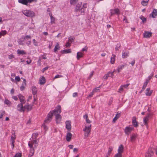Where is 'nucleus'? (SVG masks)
<instances>
[{
    "label": "nucleus",
    "instance_id": "62",
    "mask_svg": "<svg viewBox=\"0 0 157 157\" xmlns=\"http://www.w3.org/2000/svg\"><path fill=\"white\" fill-rule=\"evenodd\" d=\"M115 71V70H114L113 72H110V75L109 76L110 77H112V76L113 75V73Z\"/></svg>",
    "mask_w": 157,
    "mask_h": 157
},
{
    "label": "nucleus",
    "instance_id": "23",
    "mask_svg": "<svg viewBox=\"0 0 157 157\" xmlns=\"http://www.w3.org/2000/svg\"><path fill=\"white\" fill-rule=\"evenodd\" d=\"M150 15H151L153 18L155 17L157 15V10L154 9Z\"/></svg>",
    "mask_w": 157,
    "mask_h": 157
},
{
    "label": "nucleus",
    "instance_id": "2",
    "mask_svg": "<svg viewBox=\"0 0 157 157\" xmlns=\"http://www.w3.org/2000/svg\"><path fill=\"white\" fill-rule=\"evenodd\" d=\"M82 2L78 3L76 6L75 9V12L78 13V15L80 14H84V13L85 9L87 7L86 4L84 3L82 5Z\"/></svg>",
    "mask_w": 157,
    "mask_h": 157
},
{
    "label": "nucleus",
    "instance_id": "64",
    "mask_svg": "<svg viewBox=\"0 0 157 157\" xmlns=\"http://www.w3.org/2000/svg\"><path fill=\"white\" fill-rule=\"evenodd\" d=\"M18 42L19 45H23V43L22 42V41L20 40L18 41Z\"/></svg>",
    "mask_w": 157,
    "mask_h": 157
},
{
    "label": "nucleus",
    "instance_id": "57",
    "mask_svg": "<svg viewBox=\"0 0 157 157\" xmlns=\"http://www.w3.org/2000/svg\"><path fill=\"white\" fill-rule=\"evenodd\" d=\"M8 58L9 59H11L14 58V56L13 55L11 54L9 56Z\"/></svg>",
    "mask_w": 157,
    "mask_h": 157
},
{
    "label": "nucleus",
    "instance_id": "32",
    "mask_svg": "<svg viewBox=\"0 0 157 157\" xmlns=\"http://www.w3.org/2000/svg\"><path fill=\"white\" fill-rule=\"evenodd\" d=\"M60 48V47L59 46V43H57L56 45L54 48V51L55 52H56L58 50H59Z\"/></svg>",
    "mask_w": 157,
    "mask_h": 157
},
{
    "label": "nucleus",
    "instance_id": "50",
    "mask_svg": "<svg viewBox=\"0 0 157 157\" xmlns=\"http://www.w3.org/2000/svg\"><path fill=\"white\" fill-rule=\"evenodd\" d=\"M122 157V154L119 153H117L115 155L114 157Z\"/></svg>",
    "mask_w": 157,
    "mask_h": 157
},
{
    "label": "nucleus",
    "instance_id": "18",
    "mask_svg": "<svg viewBox=\"0 0 157 157\" xmlns=\"http://www.w3.org/2000/svg\"><path fill=\"white\" fill-rule=\"evenodd\" d=\"M55 116L56 123H59L61 120V115L59 114H57V115H55Z\"/></svg>",
    "mask_w": 157,
    "mask_h": 157
},
{
    "label": "nucleus",
    "instance_id": "63",
    "mask_svg": "<svg viewBox=\"0 0 157 157\" xmlns=\"http://www.w3.org/2000/svg\"><path fill=\"white\" fill-rule=\"evenodd\" d=\"M48 67H44V68L42 70V71L43 72H44L46 70H47L48 69Z\"/></svg>",
    "mask_w": 157,
    "mask_h": 157
},
{
    "label": "nucleus",
    "instance_id": "61",
    "mask_svg": "<svg viewBox=\"0 0 157 157\" xmlns=\"http://www.w3.org/2000/svg\"><path fill=\"white\" fill-rule=\"evenodd\" d=\"M124 18L123 19V21H125V22L126 23H128V21L127 20L126 17L125 16H124Z\"/></svg>",
    "mask_w": 157,
    "mask_h": 157
},
{
    "label": "nucleus",
    "instance_id": "37",
    "mask_svg": "<svg viewBox=\"0 0 157 157\" xmlns=\"http://www.w3.org/2000/svg\"><path fill=\"white\" fill-rule=\"evenodd\" d=\"M78 0H70V3L71 5L75 4Z\"/></svg>",
    "mask_w": 157,
    "mask_h": 157
},
{
    "label": "nucleus",
    "instance_id": "28",
    "mask_svg": "<svg viewBox=\"0 0 157 157\" xmlns=\"http://www.w3.org/2000/svg\"><path fill=\"white\" fill-rule=\"evenodd\" d=\"M32 94L33 95H35L37 94V89L36 86H33L32 87Z\"/></svg>",
    "mask_w": 157,
    "mask_h": 157
},
{
    "label": "nucleus",
    "instance_id": "53",
    "mask_svg": "<svg viewBox=\"0 0 157 157\" xmlns=\"http://www.w3.org/2000/svg\"><path fill=\"white\" fill-rule=\"evenodd\" d=\"M33 43L34 45L35 46H37L38 45V43L37 41L36 40L34 39L33 40Z\"/></svg>",
    "mask_w": 157,
    "mask_h": 157
},
{
    "label": "nucleus",
    "instance_id": "26",
    "mask_svg": "<svg viewBox=\"0 0 157 157\" xmlns=\"http://www.w3.org/2000/svg\"><path fill=\"white\" fill-rule=\"evenodd\" d=\"M49 16L51 18V24L52 25L53 24H54L55 23V19L54 17H53L52 15V14L51 13H50L49 14Z\"/></svg>",
    "mask_w": 157,
    "mask_h": 157
},
{
    "label": "nucleus",
    "instance_id": "56",
    "mask_svg": "<svg viewBox=\"0 0 157 157\" xmlns=\"http://www.w3.org/2000/svg\"><path fill=\"white\" fill-rule=\"evenodd\" d=\"M94 92H93V90L92 91L90 94L87 97V98H89V97H92V96L94 94Z\"/></svg>",
    "mask_w": 157,
    "mask_h": 157
},
{
    "label": "nucleus",
    "instance_id": "5",
    "mask_svg": "<svg viewBox=\"0 0 157 157\" xmlns=\"http://www.w3.org/2000/svg\"><path fill=\"white\" fill-rule=\"evenodd\" d=\"M50 112H51L52 113V116L53 114L55 115L59 114L61 112V107L60 105H58L57 106L56 108L55 109L51 111Z\"/></svg>",
    "mask_w": 157,
    "mask_h": 157
},
{
    "label": "nucleus",
    "instance_id": "22",
    "mask_svg": "<svg viewBox=\"0 0 157 157\" xmlns=\"http://www.w3.org/2000/svg\"><path fill=\"white\" fill-rule=\"evenodd\" d=\"M40 81V85H43L46 82L45 79L44 77L42 76L39 79Z\"/></svg>",
    "mask_w": 157,
    "mask_h": 157
},
{
    "label": "nucleus",
    "instance_id": "24",
    "mask_svg": "<svg viewBox=\"0 0 157 157\" xmlns=\"http://www.w3.org/2000/svg\"><path fill=\"white\" fill-rule=\"evenodd\" d=\"M18 2L23 5H27L29 2L28 0H18Z\"/></svg>",
    "mask_w": 157,
    "mask_h": 157
},
{
    "label": "nucleus",
    "instance_id": "46",
    "mask_svg": "<svg viewBox=\"0 0 157 157\" xmlns=\"http://www.w3.org/2000/svg\"><path fill=\"white\" fill-rule=\"evenodd\" d=\"M21 153H18L16 154L13 157H21Z\"/></svg>",
    "mask_w": 157,
    "mask_h": 157
},
{
    "label": "nucleus",
    "instance_id": "38",
    "mask_svg": "<svg viewBox=\"0 0 157 157\" xmlns=\"http://www.w3.org/2000/svg\"><path fill=\"white\" fill-rule=\"evenodd\" d=\"M31 36L29 35H27L24 37L23 39L26 40H29V39H31Z\"/></svg>",
    "mask_w": 157,
    "mask_h": 157
},
{
    "label": "nucleus",
    "instance_id": "54",
    "mask_svg": "<svg viewBox=\"0 0 157 157\" xmlns=\"http://www.w3.org/2000/svg\"><path fill=\"white\" fill-rule=\"evenodd\" d=\"M65 46L66 47H69L71 46L70 42H69V41L68 42H67Z\"/></svg>",
    "mask_w": 157,
    "mask_h": 157
},
{
    "label": "nucleus",
    "instance_id": "44",
    "mask_svg": "<svg viewBox=\"0 0 157 157\" xmlns=\"http://www.w3.org/2000/svg\"><path fill=\"white\" fill-rule=\"evenodd\" d=\"M42 127L45 131L47 130L48 129V127L45 125L44 123L43 124Z\"/></svg>",
    "mask_w": 157,
    "mask_h": 157
},
{
    "label": "nucleus",
    "instance_id": "17",
    "mask_svg": "<svg viewBox=\"0 0 157 157\" xmlns=\"http://www.w3.org/2000/svg\"><path fill=\"white\" fill-rule=\"evenodd\" d=\"M144 37L145 38H148L152 36V33L148 32H145L143 34Z\"/></svg>",
    "mask_w": 157,
    "mask_h": 157
},
{
    "label": "nucleus",
    "instance_id": "12",
    "mask_svg": "<svg viewBox=\"0 0 157 157\" xmlns=\"http://www.w3.org/2000/svg\"><path fill=\"white\" fill-rule=\"evenodd\" d=\"M150 116V114H148L145 117L143 120L144 122L145 125L147 126V128H148L147 126V121H148L149 117Z\"/></svg>",
    "mask_w": 157,
    "mask_h": 157
},
{
    "label": "nucleus",
    "instance_id": "1",
    "mask_svg": "<svg viewBox=\"0 0 157 157\" xmlns=\"http://www.w3.org/2000/svg\"><path fill=\"white\" fill-rule=\"evenodd\" d=\"M29 147L30 148L29 157L33 156L34 153L35 148H36L38 145V143L36 140H31L29 141L28 143Z\"/></svg>",
    "mask_w": 157,
    "mask_h": 157
},
{
    "label": "nucleus",
    "instance_id": "15",
    "mask_svg": "<svg viewBox=\"0 0 157 157\" xmlns=\"http://www.w3.org/2000/svg\"><path fill=\"white\" fill-rule=\"evenodd\" d=\"M137 135L136 134L133 133L132 134L130 137V140L132 142L135 141L137 137Z\"/></svg>",
    "mask_w": 157,
    "mask_h": 157
},
{
    "label": "nucleus",
    "instance_id": "34",
    "mask_svg": "<svg viewBox=\"0 0 157 157\" xmlns=\"http://www.w3.org/2000/svg\"><path fill=\"white\" fill-rule=\"evenodd\" d=\"M124 67V65H122L119 66L117 68V71H118V72H119L121 70L123 69Z\"/></svg>",
    "mask_w": 157,
    "mask_h": 157
},
{
    "label": "nucleus",
    "instance_id": "59",
    "mask_svg": "<svg viewBox=\"0 0 157 157\" xmlns=\"http://www.w3.org/2000/svg\"><path fill=\"white\" fill-rule=\"evenodd\" d=\"M87 47L86 46H85V47L83 48L82 49V51H86L87 50Z\"/></svg>",
    "mask_w": 157,
    "mask_h": 157
},
{
    "label": "nucleus",
    "instance_id": "40",
    "mask_svg": "<svg viewBox=\"0 0 157 157\" xmlns=\"http://www.w3.org/2000/svg\"><path fill=\"white\" fill-rule=\"evenodd\" d=\"M141 3L143 6H145L147 5L148 3L146 1L143 0L141 1Z\"/></svg>",
    "mask_w": 157,
    "mask_h": 157
},
{
    "label": "nucleus",
    "instance_id": "16",
    "mask_svg": "<svg viewBox=\"0 0 157 157\" xmlns=\"http://www.w3.org/2000/svg\"><path fill=\"white\" fill-rule=\"evenodd\" d=\"M26 85V80L25 79H23V82L21 85V86L20 87V90L21 91H23L24 90L25 88V86Z\"/></svg>",
    "mask_w": 157,
    "mask_h": 157
},
{
    "label": "nucleus",
    "instance_id": "6",
    "mask_svg": "<svg viewBox=\"0 0 157 157\" xmlns=\"http://www.w3.org/2000/svg\"><path fill=\"white\" fill-rule=\"evenodd\" d=\"M154 149L152 147L149 148L145 154V157H153L154 155L153 151Z\"/></svg>",
    "mask_w": 157,
    "mask_h": 157
},
{
    "label": "nucleus",
    "instance_id": "55",
    "mask_svg": "<svg viewBox=\"0 0 157 157\" xmlns=\"http://www.w3.org/2000/svg\"><path fill=\"white\" fill-rule=\"evenodd\" d=\"M62 77H63V76H62L61 75H56V76H55L54 78L55 79V78H62Z\"/></svg>",
    "mask_w": 157,
    "mask_h": 157
},
{
    "label": "nucleus",
    "instance_id": "25",
    "mask_svg": "<svg viewBox=\"0 0 157 157\" xmlns=\"http://www.w3.org/2000/svg\"><path fill=\"white\" fill-rule=\"evenodd\" d=\"M146 91V95L147 96H151L153 92L152 90H150L149 88L147 89Z\"/></svg>",
    "mask_w": 157,
    "mask_h": 157
},
{
    "label": "nucleus",
    "instance_id": "36",
    "mask_svg": "<svg viewBox=\"0 0 157 157\" xmlns=\"http://www.w3.org/2000/svg\"><path fill=\"white\" fill-rule=\"evenodd\" d=\"M128 55L127 53L125 52H123L122 54V58H126Z\"/></svg>",
    "mask_w": 157,
    "mask_h": 157
},
{
    "label": "nucleus",
    "instance_id": "11",
    "mask_svg": "<svg viewBox=\"0 0 157 157\" xmlns=\"http://www.w3.org/2000/svg\"><path fill=\"white\" fill-rule=\"evenodd\" d=\"M110 11L111 15H112L115 14H119L120 13V10L118 8L111 9L110 10Z\"/></svg>",
    "mask_w": 157,
    "mask_h": 157
},
{
    "label": "nucleus",
    "instance_id": "51",
    "mask_svg": "<svg viewBox=\"0 0 157 157\" xmlns=\"http://www.w3.org/2000/svg\"><path fill=\"white\" fill-rule=\"evenodd\" d=\"M121 45L120 44H117L116 47L115 48V50L116 51L119 50V48L120 47Z\"/></svg>",
    "mask_w": 157,
    "mask_h": 157
},
{
    "label": "nucleus",
    "instance_id": "21",
    "mask_svg": "<svg viewBox=\"0 0 157 157\" xmlns=\"http://www.w3.org/2000/svg\"><path fill=\"white\" fill-rule=\"evenodd\" d=\"M124 150V147L123 145L121 144L119 147L118 149V153L122 154Z\"/></svg>",
    "mask_w": 157,
    "mask_h": 157
},
{
    "label": "nucleus",
    "instance_id": "20",
    "mask_svg": "<svg viewBox=\"0 0 157 157\" xmlns=\"http://www.w3.org/2000/svg\"><path fill=\"white\" fill-rule=\"evenodd\" d=\"M72 137V134L70 132H68L66 135V139L67 141L69 142L71 139Z\"/></svg>",
    "mask_w": 157,
    "mask_h": 157
},
{
    "label": "nucleus",
    "instance_id": "14",
    "mask_svg": "<svg viewBox=\"0 0 157 157\" xmlns=\"http://www.w3.org/2000/svg\"><path fill=\"white\" fill-rule=\"evenodd\" d=\"M18 97L19 98L21 103L24 104L25 103V98L23 95L19 94L18 95Z\"/></svg>",
    "mask_w": 157,
    "mask_h": 157
},
{
    "label": "nucleus",
    "instance_id": "45",
    "mask_svg": "<svg viewBox=\"0 0 157 157\" xmlns=\"http://www.w3.org/2000/svg\"><path fill=\"white\" fill-rule=\"evenodd\" d=\"M4 102L6 104L9 105H10L11 104V102L8 100H5Z\"/></svg>",
    "mask_w": 157,
    "mask_h": 157
},
{
    "label": "nucleus",
    "instance_id": "27",
    "mask_svg": "<svg viewBox=\"0 0 157 157\" xmlns=\"http://www.w3.org/2000/svg\"><path fill=\"white\" fill-rule=\"evenodd\" d=\"M33 106V104L32 105H26L24 106L25 109H26L28 111L30 110L32 108V107Z\"/></svg>",
    "mask_w": 157,
    "mask_h": 157
},
{
    "label": "nucleus",
    "instance_id": "58",
    "mask_svg": "<svg viewBox=\"0 0 157 157\" xmlns=\"http://www.w3.org/2000/svg\"><path fill=\"white\" fill-rule=\"evenodd\" d=\"M15 80L17 82H19L20 81V78L19 76H17L15 77Z\"/></svg>",
    "mask_w": 157,
    "mask_h": 157
},
{
    "label": "nucleus",
    "instance_id": "31",
    "mask_svg": "<svg viewBox=\"0 0 157 157\" xmlns=\"http://www.w3.org/2000/svg\"><path fill=\"white\" fill-rule=\"evenodd\" d=\"M16 136L14 133H13L11 136V141L15 142L16 139Z\"/></svg>",
    "mask_w": 157,
    "mask_h": 157
},
{
    "label": "nucleus",
    "instance_id": "41",
    "mask_svg": "<svg viewBox=\"0 0 157 157\" xmlns=\"http://www.w3.org/2000/svg\"><path fill=\"white\" fill-rule=\"evenodd\" d=\"M110 72H109L107 74H105L103 78L105 79H106L108 78V77L109 76Z\"/></svg>",
    "mask_w": 157,
    "mask_h": 157
},
{
    "label": "nucleus",
    "instance_id": "49",
    "mask_svg": "<svg viewBox=\"0 0 157 157\" xmlns=\"http://www.w3.org/2000/svg\"><path fill=\"white\" fill-rule=\"evenodd\" d=\"M140 19H141L142 20V22H144L146 21V18H145L143 16H142L140 17Z\"/></svg>",
    "mask_w": 157,
    "mask_h": 157
},
{
    "label": "nucleus",
    "instance_id": "13",
    "mask_svg": "<svg viewBox=\"0 0 157 157\" xmlns=\"http://www.w3.org/2000/svg\"><path fill=\"white\" fill-rule=\"evenodd\" d=\"M136 118L135 117H132V125L135 127H137L138 126L137 122L136 121Z\"/></svg>",
    "mask_w": 157,
    "mask_h": 157
},
{
    "label": "nucleus",
    "instance_id": "30",
    "mask_svg": "<svg viewBox=\"0 0 157 157\" xmlns=\"http://www.w3.org/2000/svg\"><path fill=\"white\" fill-rule=\"evenodd\" d=\"M115 57L116 56L115 55L113 54H112L110 60V63L112 64H113L115 63Z\"/></svg>",
    "mask_w": 157,
    "mask_h": 157
},
{
    "label": "nucleus",
    "instance_id": "43",
    "mask_svg": "<svg viewBox=\"0 0 157 157\" xmlns=\"http://www.w3.org/2000/svg\"><path fill=\"white\" fill-rule=\"evenodd\" d=\"M63 52L65 53H68L71 52V49H68L64 50L63 51Z\"/></svg>",
    "mask_w": 157,
    "mask_h": 157
},
{
    "label": "nucleus",
    "instance_id": "33",
    "mask_svg": "<svg viewBox=\"0 0 157 157\" xmlns=\"http://www.w3.org/2000/svg\"><path fill=\"white\" fill-rule=\"evenodd\" d=\"M113 147L111 146L109 147V148L108 151L106 155H110V154H111V151L113 150Z\"/></svg>",
    "mask_w": 157,
    "mask_h": 157
},
{
    "label": "nucleus",
    "instance_id": "10",
    "mask_svg": "<svg viewBox=\"0 0 157 157\" xmlns=\"http://www.w3.org/2000/svg\"><path fill=\"white\" fill-rule=\"evenodd\" d=\"M66 128L67 129L68 132H70L71 126V121H66Z\"/></svg>",
    "mask_w": 157,
    "mask_h": 157
},
{
    "label": "nucleus",
    "instance_id": "8",
    "mask_svg": "<svg viewBox=\"0 0 157 157\" xmlns=\"http://www.w3.org/2000/svg\"><path fill=\"white\" fill-rule=\"evenodd\" d=\"M52 113L51 112H50L48 115L47 117L46 118V119L44 121V123L45 124V123H49L50 121H51L52 118Z\"/></svg>",
    "mask_w": 157,
    "mask_h": 157
},
{
    "label": "nucleus",
    "instance_id": "3",
    "mask_svg": "<svg viewBox=\"0 0 157 157\" xmlns=\"http://www.w3.org/2000/svg\"><path fill=\"white\" fill-rule=\"evenodd\" d=\"M91 126V124L88 126L85 125V128H83V130L84 132V136L85 138L88 137L90 135Z\"/></svg>",
    "mask_w": 157,
    "mask_h": 157
},
{
    "label": "nucleus",
    "instance_id": "42",
    "mask_svg": "<svg viewBox=\"0 0 157 157\" xmlns=\"http://www.w3.org/2000/svg\"><path fill=\"white\" fill-rule=\"evenodd\" d=\"M100 86H99L98 87L95 88L93 90V92H98V91L99 90V88H100Z\"/></svg>",
    "mask_w": 157,
    "mask_h": 157
},
{
    "label": "nucleus",
    "instance_id": "39",
    "mask_svg": "<svg viewBox=\"0 0 157 157\" xmlns=\"http://www.w3.org/2000/svg\"><path fill=\"white\" fill-rule=\"evenodd\" d=\"M75 40V38L70 36L68 38V41L70 42H72Z\"/></svg>",
    "mask_w": 157,
    "mask_h": 157
},
{
    "label": "nucleus",
    "instance_id": "52",
    "mask_svg": "<svg viewBox=\"0 0 157 157\" xmlns=\"http://www.w3.org/2000/svg\"><path fill=\"white\" fill-rule=\"evenodd\" d=\"M130 84H127L125 85H123L121 86H122L124 88H127L128 86H129Z\"/></svg>",
    "mask_w": 157,
    "mask_h": 157
},
{
    "label": "nucleus",
    "instance_id": "19",
    "mask_svg": "<svg viewBox=\"0 0 157 157\" xmlns=\"http://www.w3.org/2000/svg\"><path fill=\"white\" fill-rule=\"evenodd\" d=\"M17 53L18 55H25L26 54V52L24 50H20V49H18L17 51Z\"/></svg>",
    "mask_w": 157,
    "mask_h": 157
},
{
    "label": "nucleus",
    "instance_id": "4",
    "mask_svg": "<svg viewBox=\"0 0 157 157\" xmlns=\"http://www.w3.org/2000/svg\"><path fill=\"white\" fill-rule=\"evenodd\" d=\"M22 12L26 16L31 17H34L35 15L34 12L30 10H24Z\"/></svg>",
    "mask_w": 157,
    "mask_h": 157
},
{
    "label": "nucleus",
    "instance_id": "48",
    "mask_svg": "<svg viewBox=\"0 0 157 157\" xmlns=\"http://www.w3.org/2000/svg\"><path fill=\"white\" fill-rule=\"evenodd\" d=\"M5 112L4 111H1V114H0V119L2 118L3 115L4 114Z\"/></svg>",
    "mask_w": 157,
    "mask_h": 157
},
{
    "label": "nucleus",
    "instance_id": "9",
    "mask_svg": "<svg viewBox=\"0 0 157 157\" xmlns=\"http://www.w3.org/2000/svg\"><path fill=\"white\" fill-rule=\"evenodd\" d=\"M24 104L20 103L18 104L17 106V110L20 112H24L25 111L24 107H23Z\"/></svg>",
    "mask_w": 157,
    "mask_h": 157
},
{
    "label": "nucleus",
    "instance_id": "35",
    "mask_svg": "<svg viewBox=\"0 0 157 157\" xmlns=\"http://www.w3.org/2000/svg\"><path fill=\"white\" fill-rule=\"evenodd\" d=\"M7 33V32L6 30H2L1 32H0V38L2 36H4L6 35Z\"/></svg>",
    "mask_w": 157,
    "mask_h": 157
},
{
    "label": "nucleus",
    "instance_id": "29",
    "mask_svg": "<svg viewBox=\"0 0 157 157\" xmlns=\"http://www.w3.org/2000/svg\"><path fill=\"white\" fill-rule=\"evenodd\" d=\"M83 53L82 52H78L77 53V59L79 60L80 58L83 57Z\"/></svg>",
    "mask_w": 157,
    "mask_h": 157
},
{
    "label": "nucleus",
    "instance_id": "7",
    "mask_svg": "<svg viewBox=\"0 0 157 157\" xmlns=\"http://www.w3.org/2000/svg\"><path fill=\"white\" fill-rule=\"evenodd\" d=\"M133 129V128L132 127H126L124 129V131L126 134L128 135Z\"/></svg>",
    "mask_w": 157,
    "mask_h": 157
},
{
    "label": "nucleus",
    "instance_id": "60",
    "mask_svg": "<svg viewBox=\"0 0 157 157\" xmlns=\"http://www.w3.org/2000/svg\"><path fill=\"white\" fill-rule=\"evenodd\" d=\"M78 96V93L77 92H75L73 93V97H75L77 96Z\"/></svg>",
    "mask_w": 157,
    "mask_h": 157
},
{
    "label": "nucleus",
    "instance_id": "47",
    "mask_svg": "<svg viewBox=\"0 0 157 157\" xmlns=\"http://www.w3.org/2000/svg\"><path fill=\"white\" fill-rule=\"evenodd\" d=\"M124 90V88L121 85L120 86V88L119 89L118 92L120 93H121Z\"/></svg>",
    "mask_w": 157,
    "mask_h": 157
}]
</instances>
